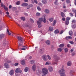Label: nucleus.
<instances>
[{
    "label": "nucleus",
    "mask_w": 76,
    "mask_h": 76,
    "mask_svg": "<svg viewBox=\"0 0 76 76\" xmlns=\"http://www.w3.org/2000/svg\"><path fill=\"white\" fill-rule=\"evenodd\" d=\"M58 72L61 75V76H66L65 74V70L64 69H62L58 71Z\"/></svg>",
    "instance_id": "obj_1"
},
{
    "label": "nucleus",
    "mask_w": 76,
    "mask_h": 76,
    "mask_svg": "<svg viewBox=\"0 0 76 76\" xmlns=\"http://www.w3.org/2000/svg\"><path fill=\"white\" fill-rule=\"evenodd\" d=\"M42 71L44 75H47V74L48 73V69H47V68H42Z\"/></svg>",
    "instance_id": "obj_2"
},
{
    "label": "nucleus",
    "mask_w": 76,
    "mask_h": 76,
    "mask_svg": "<svg viewBox=\"0 0 76 76\" xmlns=\"http://www.w3.org/2000/svg\"><path fill=\"white\" fill-rule=\"evenodd\" d=\"M43 20V22L45 23L47 21V20L45 19V16H44V18H41L39 19V21L40 22H42Z\"/></svg>",
    "instance_id": "obj_3"
},
{
    "label": "nucleus",
    "mask_w": 76,
    "mask_h": 76,
    "mask_svg": "<svg viewBox=\"0 0 76 76\" xmlns=\"http://www.w3.org/2000/svg\"><path fill=\"white\" fill-rule=\"evenodd\" d=\"M18 47L19 48H20V47H23V48H21V50H26V49H27V48H28V47H27L24 46H23L22 45L19 43V45L18 46Z\"/></svg>",
    "instance_id": "obj_4"
},
{
    "label": "nucleus",
    "mask_w": 76,
    "mask_h": 76,
    "mask_svg": "<svg viewBox=\"0 0 76 76\" xmlns=\"http://www.w3.org/2000/svg\"><path fill=\"white\" fill-rule=\"evenodd\" d=\"M60 58L59 57H57V58L54 59V60L55 61H56V63L54 62L53 63V64H57V62H58V60H60Z\"/></svg>",
    "instance_id": "obj_5"
},
{
    "label": "nucleus",
    "mask_w": 76,
    "mask_h": 76,
    "mask_svg": "<svg viewBox=\"0 0 76 76\" xmlns=\"http://www.w3.org/2000/svg\"><path fill=\"white\" fill-rule=\"evenodd\" d=\"M22 70L19 68H17L15 70V72L16 73H21L22 72Z\"/></svg>",
    "instance_id": "obj_6"
},
{
    "label": "nucleus",
    "mask_w": 76,
    "mask_h": 76,
    "mask_svg": "<svg viewBox=\"0 0 76 76\" xmlns=\"http://www.w3.org/2000/svg\"><path fill=\"white\" fill-rule=\"evenodd\" d=\"M37 23L38 25V27L39 28H41V27H42V25H41V22H39V21H37Z\"/></svg>",
    "instance_id": "obj_7"
},
{
    "label": "nucleus",
    "mask_w": 76,
    "mask_h": 76,
    "mask_svg": "<svg viewBox=\"0 0 76 76\" xmlns=\"http://www.w3.org/2000/svg\"><path fill=\"white\" fill-rule=\"evenodd\" d=\"M42 58L43 60H44L45 61H47L48 60L47 58V56L46 55H44L42 56Z\"/></svg>",
    "instance_id": "obj_8"
},
{
    "label": "nucleus",
    "mask_w": 76,
    "mask_h": 76,
    "mask_svg": "<svg viewBox=\"0 0 76 76\" xmlns=\"http://www.w3.org/2000/svg\"><path fill=\"white\" fill-rule=\"evenodd\" d=\"M23 27H29L30 26L29 24L26 23L23 24L22 25Z\"/></svg>",
    "instance_id": "obj_9"
},
{
    "label": "nucleus",
    "mask_w": 76,
    "mask_h": 76,
    "mask_svg": "<svg viewBox=\"0 0 76 76\" xmlns=\"http://www.w3.org/2000/svg\"><path fill=\"white\" fill-rule=\"evenodd\" d=\"M48 69L49 71L50 72H53V67H52L51 66L48 67Z\"/></svg>",
    "instance_id": "obj_10"
},
{
    "label": "nucleus",
    "mask_w": 76,
    "mask_h": 76,
    "mask_svg": "<svg viewBox=\"0 0 76 76\" xmlns=\"http://www.w3.org/2000/svg\"><path fill=\"white\" fill-rule=\"evenodd\" d=\"M10 74L11 76H12L14 74V71L13 70H12L10 72Z\"/></svg>",
    "instance_id": "obj_11"
},
{
    "label": "nucleus",
    "mask_w": 76,
    "mask_h": 76,
    "mask_svg": "<svg viewBox=\"0 0 76 76\" xmlns=\"http://www.w3.org/2000/svg\"><path fill=\"white\" fill-rule=\"evenodd\" d=\"M36 66L35 65H34L32 67V69L33 71H35Z\"/></svg>",
    "instance_id": "obj_12"
},
{
    "label": "nucleus",
    "mask_w": 76,
    "mask_h": 76,
    "mask_svg": "<svg viewBox=\"0 0 76 76\" xmlns=\"http://www.w3.org/2000/svg\"><path fill=\"white\" fill-rule=\"evenodd\" d=\"M4 66L6 67V68H7V69L9 67V65H8V64L7 63H5L4 64Z\"/></svg>",
    "instance_id": "obj_13"
},
{
    "label": "nucleus",
    "mask_w": 76,
    "mask_h": 76,
    "mask_svg": "<svg viewBox=\"0 0 76 76\" xmlns=\"http://www.w3.org/2000/svg\"><path fill=\"white\" fill-rule=\"evenodd\" d=\"M27 5H28V3H23L22 4V6L23 7H25V6H27Z\"/></svg>",
    "instance_id": "obj_14"
},
{
    "label": "nucleus",
    "mask_w": 76,
    "mask_h": 76,
    "mask_svg": "<svg viewBox=\"0 0 76 76\" xmlns=\"http://www.w3.org/2000/svg\"><path fill=\"white\" fill-rule=\"evenodd\" d=\"M45 12L47 14H48L50 12V11L48 9H45Z\"/></svg>",
    "instance_id": "obj_15"
},
{
    "label": "nucleus",
    "mask_w": 76,
    "mask_h": 76,
    "mask_svg": "<svg viewBox=\"0 0 76 76\" xmlns=\"http://www.w3.org/2000/svg\"><path fill=\"white\" fill-rule=\"evenodd\" d=\"M66 39H72V37L71 36L66 37Z\"/></svg>",
    "instance_id": "obj_16"
},
{
    "label": "nucleus",
    "mask_w": 76,
    "mask_h": 76,
    "mask_svg": "<svg viewBox=\"0 0 76 76\" xmlns=\"http://www.w3.org/2000/svg\"><path fill=\"white\" fill-rule=\"evenodd\" d=\"M54 20V18H50L49 19V20L50 22H52V21H53V20Z\"/></svg>",
    "instance_id": "obj_17"
},
{
    "label": "nucleus",
    "mask_w": 76,
    "mask_h": 76,
    "mask_svg": "<svg viewBox=\"0 0 76 76\" xmlns=\"http://www.w3.org/2000/svg\"><path fill=\"white\" fill-rule=\"evenodd\" d=\"M4 34H0V39H2V38H3L4 37Z\"/></svg>",
    "instance_id": "obj_18"
},
{
    "label": "nucleus",
    "mask_w": 76,
    "mask_h": 76,
    "mask_svg": "<svg viewBox=\"0 0 76 76\" xmlns=\"http://www.w3.org/2000/svg\"><path fill=\"white\" fill-rule=\"evenodd\" d=\"M18 39L19 41L21 42L22 41V38L20 37H18Z\"/></svg>",
    "instance_id": "obj_19"
},
{
    "label": "nucleus",
    "mask_w": 76,
    "mask_h": 76,
    "mask_svg": "<svg viewBox=\"0 0 76 76\" xmlns=\"http://www.w3.org/2000/svg\"><path fill=\"white\" fill-rule=\"evenodd\" d=\"M49 31H53V27H50L49 29Z\"/></svg>",
    "instance_id": "obj_20"
},
{
    "label": "nucleus",
    "mask_w": 76,
    "mask_h": 76,
    "mask_svg": "<svg viewBox=\"0 0 76 76\" xmlns=\"http://www.w3.org/2000/svg\"><path fill=\"white\" fill-rule=\"evenodd\" d=\"M54 33H55L56 34L59 33V30L58 29H56L54 31Z\"/></svg>",
    "instance_id": "obj_21"
},
{
    "label": "nucleus",
    "mask_w": 76,
    "mask_h": 76,
    "mask_svg": "<svg viewBox=\"0 0 76 76\" xmlns=\"http://www.w3.org/2000/svg\"><path fill=\"white\" fill-rule=\"evenodd\" d=\"M72 62L70 61H69L67 63V65L68 66H71L72 65Z\"/></svg>",
    "instance_id": "obj_22"
},
{
    "label": "nucleus",
    "mask_w": 76,
    "mask_h": 76,
    "mask_svg": "<svg viewBox=\"0 0 76 76\" xmlns=\"http://www.w3.org/2000/svg\"><path fill=\"white\" fill-rule=\"evenodd\" d=\"M42 2L43 4H46L47 3V1L46 0H42Z\"/></svg>",
    "instance_id": "obj_23"
},
{
    "label": "nucleus",
    "mask_w": 76,
    "mask_h": 76,
    "mask_svg": "<svg viewBox=\"0 0 76 76\" xmlns=\"http://www.w3.org/2000/svg\"><path fill=\"white\" fill-rule=\"evenodd\" d=\"M57 23V21L56 20H54L53 21V26H54L56 24V23Z\"/></svg>",
    "instance_id": "obj_24"
},
{
    "label": "nucleus",
    "mask_w": 76,
    "mask_h": 76,
    "mask_svg": "<svg viewBox=\"0 0 76 76\" xmlns=\"http://www.w3.org/2000/svg\"><path fill=\"white\" fill-rule=\"evenodd\" d=\"M46 43L48 45H50V41H49V40H47V41H46Z\"/></svg>",
    "instance_id": "obj_25"
},
{
    "label": "nucleus",
    "mask_w": 76,
    "mask_h": 76,
    "mask_svg": "<svg viewBox=\"0 0 76 76\" xmlns=\"http://www.w3.org/2000/svg\"><path fill=\"white\" fill-rule=\"evenodd\" d=\"M64 46V44H60L59 46V48H62V47H63Z\"/></svg>",
    "instance_id": "obj_26"
},
{
    "label": "nucleus",
    "mask_w": 76,
    "mask_h": 76,
    "mask_svg": "<svg viewBox=\"0 0 76 76\" xmlns=\"http://www.w3.org/2000/svg\"><path fill=\"white\" fill-rule=\"evenodd\" d=\"M29 7L27 8V9H30V7H33V5L32 4H30L29 5Z\"/></svg>",
    "instance_id": "obj_27"
},
{
    "label": "nucleus",
    "mask_w": 76,
    "mask_h": 76,
    "mask_svg": "<svg viewBox=\"0 0 76 76\" xmlns=\"http://www.w3.org/2000/svg\"><path fill=\"white\" fill-rule=\"evenodd\" d=\"M4 8L6 11H7V10H8V8H7V7H6L5 5H4Z\"/></svg>",
    "instance_id": "obj_28"
},
{
    "label": "nucleus",
    "mask_w": 76,
    "mask_h": 76,
    "mask_svg": "<svg viewBox=\"0 0 76 76\" xmlns=\"http://www.w3.org/2000/svg\"><path fill=\"white\" fill-rule=\"evenodd\" d=\"M21 63L23 65H24L25 64V62L24 60H22L21 61Z\"/></svg>",
    "instance_id": "obj_29"
},
{
    "label": "nucleus",
    "mask_w": 76,
    "mask_h": 76,
    "mask_svg": "<svg viewBox=\"0 0 76 76\" xmlns=\"http://www.w3.org/2000/svg\"><path fill=\"white\" fill-rule=\"evenodd\" d=\"M28 67H26L24 69V71L25 72H28Z\"/></svg>",
    "instance_id": "obj_30"
},
{
    "label": "nucleus",
    "mask_w": 76,
    "mask_h": 76,
    "mask_svg": "<svg viewBox=\"0 0 76 76\" xmlns=\"http://www.w3.org/2000/svg\"><path fill=\"white\" fill-rule=\"evenodd\" d=\"M62 49L61 48H58V51L59 52H61V51H62Z\"/></svg>",
    "instance_id": "obj_31"
},
{
    "label": "nucleus",
    "mask_w": 76,
    "mask_h": 76,
    "mask_svg": "<svg viewBox=\"0 0 76 76\" xmlns=\"http://www.w3.org/2000/svg\"><path fill=\"white\" fill-rule=\"evenodd\" d=\"M72 11V12H74V13H75V16L76 18V9H73Z\"/></svg>",
    "instance_id": "obj_32"
},
{
    "label": "nucleus",
    "mask_w": 76,
    "mask_h": 76,
    "mask_svg": "<svg viewBox=\"0 0 76 76\" xmlns=\"http://www.w3.org/2000/svg\"><path fill=\"white\" fill-rule=\"evenodd\" d=\"M61 16H62V17H64L65 15V14H64V13L61 12Z\"/></svg>",
    "instance_id": "obj_33"
},
{
    "label": "nucleus",
    "mask_w": 76,
    "mask_h": 76,
    "mask_svg": "<svg viewBox=\"0 0 76 76\" xmlns=\"http://www.w3.org/2000/svg\"><path fill=\"white\" fill-rule=\"evenodd\" d=\"M6 14L7 15V16H8V17H9V18H12L11 17H10V16H9V12H6Z\"/></svg>",
    "instance_id": "obj_34"
},
{
    "label": "nucleus",
    "mask_w": 76,
    "mask_h": 76,
    "mask_svg": "<svg viewBox=\"0 0 76 76\" xmlns=\"http://www.w3.org/2000/svg\"><path fill=\"white\" fill-rule=\"evenodd\" d=\"M69 35H73V33L72 32V31H70L69 32Z\"/></svg>",
    "instance_id": "obj_35"
},
{
    "label": "nucleus",
    "mask_w": 76,
    "mask_h": 76,
    "mask_svg": "<svg viewBox=\"0 0 76 76\" xmlns=\"http://www.w3.org/2000/svg\"><path fill=\"white\" fill-rule=\"evenodd\" d=\"M36 15L37 16H39L41 15V14L39 12H37L36 13Z\"/></svg>",
    "instance_id": "obj_36"
},
{
    "label": "nucleus",
    "mask_w": 76,
    "mask_h": 76,
    "mask_svg": "<svg viewBox=\"0 0 76 76\" xmlns=\"http://www.w3.org/2000/svg\"><path fill=\"white\" fill-rule=\"evenodd\" d=\"M20 3V1H18L16 2V4L17 5H19Z\"/></svg>",
    "instance_id": "obj_37"
},
{
    "label": "nucleus",
    "mask_w": 76,
    "mask_h": 76,
    "mask_svg": "<svg viewBox=\"0 0 76 76\" xmlns=\"http://www.w3.org/2000/svg\"><path fill=\"white\" fill-rule=\"evenodd\" d=\"M69 21H66L65 22V25H69Z\"/></svg>",
    "instance_id": "obj_38"
},
{
    "label": "nucleus",
    "mask_w": 76,
    "mask_h": 76,
    "mask_svg": "<svg viewBox=\"0 0 76 76\" xmlns=\"http://www.w3.org/2000/svg\"><path fill=\"white\" fill-rule=\"evenodd\" d=\"M7 33L8 35H11V33L9 32V30H8V29H7Z\"/></svg>",
    "instance_id": "obj_39"
},
{
    "label": "nucleus",
    "mask_w": 76,
    "mask_h": 76,
    "mask_svg": "<svg viewBox=\"0 0 76 76\" xmlns=\"http://www.w3.org/2000/svg\"><path fill=\"white\" fill-rule=\"evenodd\" d=\"M57 1H58L57 0H56V1L54 2L55 4L56 5H58V3H57Z\"/></svg>",
    "instance_id": "obj_40"
},
{
    "label": "nucleus",
    "mask_w": 76,
    "mask_h": 76,
    "mask_svg": "<svg viewBox=\"0 0 76 76\" xmlns=\"http://www.w3.org/2000/svg\"><path fill=\"white\" fill-rule=\"evenodd\" d=\"M34 62H35V61H30V63H31V64H33V63H34Z\"/></svg>",
    "instance_id": "obj_41"
},
{
    "label": "nucleus",
    "mask_w": 76,
    "mask_h": 76,
    "mask_svg": "<svg viewBox=\"0 0 76 76\" xmlns=\"http://www.w3.org/2000/svg\"><path fill=\"white\" fill-rule=\"evenodd\" d=\"M64 50L65 53H67V52H68V49L67 48H65Z\"/></svg>",
    "instance_id": "obj_42"
},
{
    "label": "nucleus",
    "mask_w": 76,
    "mask_h": 76,
    "mask_svg": "<svg viewBox=\"0 0 76 76\" xmlns=\"http://www.w3.org/2000/svg\"><path fill=\"white\" fill-rule=\"evenodd\" d=\"M21 19L22 20H25V18L24 17H21Z\"/></svg>",
    "instance_id": "obj_43"
},
{
    "label": "nucleus",
    "mask_w": 76,
    "mask_h": 76,
    "mask_svg": "<svg viewBox=\"0 0 76 76\" xmlns=\"http://www.w3.org/2000/svg\"><path fill=\"white\" fill-rule=\"evenodd\" d=\"M70 19V18L69 17H67L66 18V21H69Z\"/></svg>",
    "instance_id": "obj_44"
},
{
    "label": "nucleus",
    "mask_w": 76,
    "mask_h": 76,
    "mask_svg": "<svg viewBox=\"0 0 76 76\" xmlns=\"http://www.w3.org/2000/svg\"><path fill=\"white\" fill-rule=\"evenodd\" d=\"M47 57H48L49 60H51V57L50 56L48 55Z\"/></svg>",
    "instance_id": "obj_45"
},
{
    "label": "nucleus",
    "mask_w": 76,
    "mask_h": 76,
    "mask_svg": "<svg viewBox=\"0 0 76 76\" xmlns=\"http://www.w3.org/2000/svg\"><path fill=\"white\" fill-rule=\"evenodd\" d=\"M63 7L64 9H66V6H65V4H63Z\"/></svg>",
    "instance_id": "obj_46"
},
{
    "label": "nucleus",
    "mask_w": 76,
    "mask_h": 76,
    "mask_svg": "<svg viewBox=\"0 0 76 76\" xmlns=\"http://www.w3.org/2000/svg\"><path fill=\"white\" fill-rule=\"evenodd\" d=\"M64 32V31L63 30H62V31H60V33L59 34H63V33Z\"/></svg>",
    "instance_id": "obj_47"
},
{
    "label": "nucleus",
    "mask_w": 76,
    "mask_h": 76,
    "mask_svg": "<svg viewBox=\"0 0 76 76\" xmlns=\"http://www.w3.org/2000/svg\"><path fill=\"white\" fill-rule=\"evenodd\" d=\"M34 2L36 4H38V2L37 0H34Z\"/></svg>",
    "instance_id": "obj_48"
},
{
    "label": "nucleus",
    "mask_w": 76,
    "mask_h": 76,
    "mask_svg": "<svg viewBox=\"0 0 76 76\" xmlns=\"http://www.w3.org/2000/svg\"><path fill=\"white\" fill-rule=\"evenodd\" d=\"M69 43H70V44H74V42H73L72 41H69Z\"/></svg>",
    "instance_id": "obj_49"
},
{
    "label": "nucleus",
    "mask_w": 76,
    "mask_h": 76,
    "mask_svg": "<svg viewBox=\"0 0 76 76\" xmlns=\"http://www.w3.org/2000/svg\"><path fill=\"white\" fill-rule=\"evenodd\" d=\"M1 6L2 7H4V5H3V3H1Z\"/></svg>",
    "instance_id": "obj_50"
},
{
    "label": "nucleus",
    "mask_w": 76,
    "mask_h": 76,
    "mask_svg": "<svg viewBox=\"0 0 76 76\" xmlns=\"http://www.w3.org/2000/svg\"><path fill=\"white\" fill-rule=\"evenodd\" d=\"M66 1L67 3H70V0H66Z\"/></svg>",
    "instance_id": "obj_51"
},
{
    "label": "nucleus",
    "mask_w": 76,
    "mask_h": 76,
    "mask_svg": "<svg viewBox=\"0 0 76 76\" xmlns=\"http://www.w3.org/2000/svg\"><path fill=\"white\" fill-rule=\"evenodd\" d=\"M37 9L38 10H41V8L39 7H37Z\"/></svg>",
    "instance_id": "obj_52"
},
{
    "label": "nucleus",
    "mask_w": 76,
    "mask_h": 76,
    "mask_svg": "<svg viewBox=\"0 0 76 76\" xmlns=\"http://www.w3.org/2000/svg\"><path fill=\"white\" fill-rule=\"evenodd\" d=\"M49 64H50V63L49 62H46L45 64V65H49Z\"/></svg>",
    "instance_id": "obj_53"
},
{
    "label": "nucleus",
    "mask_w": 76,
    "mask_h": 76,
    "mask_svg": "<svg viewBox=\"0 0 76 76\" xmlns=\"http://www.w3.org/2000/svg\"><path fill=\"white\" fill-rule=\"evenodd\" d=\"M73 72L72 71H71L70 72V74L71 75V74H73Z\"/></svg>",
    "instance_id": "obj_54"
},
{
    "label": "nucleus",
    "mask_w": 76,
    "mask_h": 76,
    "mask_svg": "<svg viewBox=\"0 0 76 76\" xmlns=\"http://www.w3.org/2000/svg\"><path fill=\"white\" fill-rule=\"evenodd\" d=\"M66 19L64 18H62V20H63V21H64Z\"/></svg>",
    "instance_id": "obj_55"
},
{
    "label": "nucleus",
    "mask_w": 76,
    "mask_h": 76,
    "mask_svg": "<svg viewBox=\"0 0 76 76\" xmlns=\"http://www.w3.org/2000/svg\"><path fill=\"white\" fill-rule=\"evenodd\" d=\"M30 20L32 23H34V20H33L32 19H30Z\"/></svg>",
    "instance_id": "obj_56"
},
{
    "label": "nucleus",
    "mask_w": 76,
    "mask_h": 76,
    "mask_svg": "<svg viewBox=\"0 0 76 76\" xmlns=\"http://www.w3.org/2000/svg\"><path fill=\"white\" fill-rule=\"evenodd\" d=\"M18 63H16L15 64V66H18Z\"/></svg>",
    "instance_id": "obj_57"
},
{
    "label": "nucleus",
    "mask_w": 76,
    "mask_h": 76,
    "mask_svg": "<svg viewBox=\"0 0 76 76\" xmlns=\"http://www.w3.org/2000/svg\"><path fill=\"white\" fill-rule=\"evenodd\" d=\"M69 14L71 16H73V15L72 13H70Z\"/></svg>",
    "instance_id": "obj_58"
},
{
    "label": "nucleus",
    "mask_w": 76,
    "mask_h": 76,
    "mask_svg": "<svg viewBox=\"0 0 76 76\" xmlns=\"http://www.w3.org/2000/svg\"><path fill=\"white\" fill-rule=\"evenodd\" d=\"M3 13V12L1 11L0 10V15H2V13Z\"/></svg>",
    "instance_id": "obj_59"
},
{
    "label": "nucleus",
    "mask_w": 76,
    "mask_h": 76,
    "mask_svg": "<svg viewBox=\"0 0 76 76\" xmlns=\"http://www.w3.org/2000/svg\"><path fill=\"white\" fill-rule=\"evenodd\" d=\"M25 2H26L27 3H28V0H24Z\"/></svg>",
    "instance_id": "obj_60"
},
{
    "label": "nucleus",
    "mask_w": 76,
    "mask_h": 76,
    "mask_svg": "<svg viewBox=\"0 0 76 76\" xmlns=\"http://www.w3.org/2000/svg\"><path fill=\"white\" fill-rule=\"evenodd\" d=\"M12 5H10L9 6V8L10 9L12 8Z\"/></svg>",
    "instance_id": "obj_61"
},
{
    "label": "nucleus",
    "mask_w": 76,
    "mask_h": 76,
    "mask_svg": "<svg viewBox=\"0 0 76 76\" xmlns=\"http://www.w3.org/2000/svg\"><path fill=\"white\" fill-rule=\"evenodd\" d=\"M39 6H42V4H41V3L39 2Z\"/></svg>",
    "instance_id": "obj_62"
},
{
    "label": "nucleus",
    "mask_w": 76,
    "mask_h": 76,
    "mask_svg": "<svg viewBox=\"0 0 76 76\" xmlns=\"http://www.w3.org/2000/svg\"><path fill=\"white\" fill-rule=\"evenodd\" d=\"M67 46L68 47H70V45L69 44L67 45Z\"/></svg>",
    "instance_id": "obj_63"
},
{
    "label": "nucleus",
    "mask_w": 76,
    "mask_h": 76,
    "mask_svg": "<svg viewBox=\"0 0 76 76\" xmlns=\"http://www.w3.org/2000/svg\"><path fill=\"white\" fill-rule=\"evenodd\" d=\"M74 4L75 6H76V0H75V1L74 2Z\"/></svg>",
    "instance_id": "obj_64"
}]
</instances>
